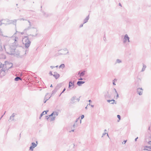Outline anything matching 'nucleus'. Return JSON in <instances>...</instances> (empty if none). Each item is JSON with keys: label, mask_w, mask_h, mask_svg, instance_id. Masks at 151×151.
Instances as JSON below:
<instances>
[{"label": "nucleus", "mask_w": 151, "mask_h": 151, "mask_svg": "<svg viewBox=\"0 0 151 151\" xmlns=\"http://www.w3.org/2000/svg\"><path fill=\"white\" fill-rule=\"evenodd\" d=\"M23 43L25 44L26 48H28L30 46L31 42L28 37V36H24L23 38Z\"/></svg>", "instance_id": "1"}, {"label": "nucleus", "mask_w": 151, "mask_h": 151, "mask_svg": "<svg viewBox=\"0 0 151 151\" xmlns=\"http://www.w3.org/2000/svg\"><path fill=\"white\" fill-rule=\"evenodd\" d=\"M15 49V46L13 45H12L10 46V47L9 48V50H10L9 52H7V53L11 55H14Z\"/></svg>", "instance_id": "2"}, {"label": "nucleus", "mask_w": 151, "mask_h": 151, "mask_svg": "<svg viewBox=\"0 0 151 151\" xmlns=\"http://www.w3.org/2000/svg\"><path fill=\"white\" fill-rule=\"evenodd\" d=\"M36 144L34 142L32 143V145L29 147V150H31V151L33 150V149L36 147L38 144V143L37 141H36Z\"/></svg>", "instance_id": "3"}, {"label": "nucleus", "mask_w": 151, "mask_h": 151, "mask_svg": "<svg viewBox=\"0 0 151 151\" xmlns=\"http://www.w3.org/2000/svg\"><path fill=\"white\" fill-rule=\"evenodd\" d=\"M16 115H17V114L16 113H13L12 114L11 116L10 117L9 121L10 120L11 121H13V122L16 121V120L14 118Z\"/></svg>", "instance_id": "4"}, {"label": "nucleus", "mask_w": 151, "mask_h": 151, "mask_svg": "<svg viewBox=\"0 0 151 151\" xmlns=\"http://www.w3.org/2000/svg\"><path fill=\"white\" fill-rule=\"evenodd\" d=\"M124 40L123 41V43H125L127 41L128 42H130L129 41V37H128L127 34H126L124 36Z\"/></svg>", "instance_id": "5"}, {"label": "nucleus", "mask_w": 151, "mask_h": 151, "mask_svg": "<svg viewBox=\"0 0 151 151\" xmlns=\"http://www.w3.org/2000/svg\"><path fill=\"white\" fill-rule=\"evenodd\" d=\"M143 89L142 88H139L137 89V92L139 95H141L143 93Z\"/></svg>", "instance_id": "6"}, {"label": "nucleus", "mask_w": 151, "mask_h": 151, "mask_svg": "<svg viewBox=\"0 0 151 151\" xmlns=\"http://www.w3.org/2000/svg\"><path fill=\"white\" fill-rule=\"evenodd\" d=\"M5 64H2L0 62V68H2V69L1 70V71H2V73H3V74H5V71L6 70L5 69V68H3V67L4 65Z\"/></svg>", "instance_id": "7"}, {"label": "nucleus", "mask_w": 151, "mask_h": 151, "mask_svg": "<svg viewBox=\"0 0 151 151\" xmlns=\"http://www.w3.org/2000/svg\"><path fill=\"white\" fill-rule=\"evenodd\" d=\"M54 74L53 75V76L56 79L60 77V75L58 73L56 72H55L53 73Z\"/></svg>", "instance_id": "8"}, {"label": "nucleus", "mask_w": 151, "mask_h": 151, "mask_svg": "<svg viewBox=\"0 0 151 151\" xmlns=\"http://www.w3.org/2000/svg\"><path fill=\"white\" fill-rule=\"evenodd\" d=\"M46 119L47 120H48V119H49L50 120V121H52L55 120V116H54L52 117H51L50 118V116H49V115L48 116H46Z\"/></svg>", "instance_id": "9"}, {"label": "nucleus", "mask_w": 151, "mask_h": 151, "mask_svg": "<svg viewBox=\"0 0 151 151\" xmlns=\"http://www.w3.org/2000/svg\"><path fill=\"white\" fill-rule=\"evenodd\" d=\"M48 111V110H47V111H43L42 113L40 114V116L39 119H40L41 117L42 116L45 115L47 113Z\"/></svg>", "instance_id": "10"}, {"label": "nucleus", "mask_w": 151, "mask_h": 151, "mask_svg": "<svg viewBox=\"0 0 151 151\" xmlns=\"http://www.w3.org/2000/svg\"><path fill=\"white\" fill-rule=\"evenodd\" d=\"M18 20V19H14L13 20H9V23L11 24L13 22H14L13 24H14L15 26H16V22L17 20Z\"/></svg>", "instance_id": "11"}, {"label": "nucleus", "mask_w": 151, "mask_h": 151, "mask_svg": "<svg viewBox=\"0 0 151 151\" xmlns=\"http://www.w3.org/2000/svg\"><path fill=\"white\" fill-rule=\"evenodd\" d=\"M85 71L84 70L80 73V71H79L78 73V74L79 75L80 77H83L85 74Z\"/></svg>", "instance_id": "12"}, {"label": "nucleus", "mask_w": 151, "mask_h": 151, "mask_svg": "<svg viewBox=\"0 0 151 151\" xmlns=\"http://www.w3.org/2000/svg\"><path fill=\"white\" fill-rule=\"evenodd\" d=\"M62 86V83H59L57 85L55 88L58 91Z\"/></svg>", "instance_id": "13"}, {"label": "nucleus", "mask_w": 151, "mask_h": 151, "mask_svg": "<svg viewBox=\"0 0 151 151\" xmlns=\"http://www.w3.org/2000/svg\"><path fill=\"white\" fill-rule=\"evenodd\" d=\"M48 94V93H47L45 95V97L44 98V103H45L46 101L48 100L51 97V96L49 97V98H47V96Z\"/></svg>", "instance_id": "14"}, {"label": "nucleus", "mask_w": 151, "mask_h": 151, "mask_svg": "<svg viewBox=\"0 0 151 151\" xmlns=\"http://www.w3.org/2000/svg\"><path fill=\"white\" fill-rule=\"evenodd\" d=\"M32 28H34V27H32L30 26H28L27 27L25 28L24 30V31L25 32H27V31L30 29Z\"/></svg>", "instance_id": "15"}, {"label": "nucleus", "mask_w": 151, "mask_h": 151, "mask_svg": "<svg viewBox=\"0 0 151 151\" xmlns=\"http://www.w3.org/2000/svg\"><path fill=\"white\" fill-rule=\"evenodd\" d=\"M85 82L83 81H78L77 83V84L79 86H81L82 84L85 83Z\"/></svg>", "instance_id": "16"}, {"label": "nucleus", "mask_w": 151, "mask_h": 151, "mask_svg": "<svg viewBox=\"0 0 151 151\" xmlns=\"http://www.w3.org/2000/svg\"><path fill=\"white\" fill-rule=\"evenodd\" d=\"M74 83V81L73 82H72V81H70L69 82L68 88L70 89H72L71 87H72V85H73V83Z\"/></svg>", "instance_id": "17"}, {"label": "nucleus", "mask_w": 151, "mask_h": 151, "mask_svg": "<svg viewBox=\"0 0 151 151\" xmlns=\"http://www.w3.org/2000/svg\"><path fill=\"white\" fill-rule=\"evenodd\" d=\"M89 18V15H88V16L86 17L83 20V24H85L87 22Z\"/></svg>", "instance_id": "18"}, {"label": "nucleus", "mask_w": 151, "mask_h": 151, "mask_svg": "<svg viewBox=\"0 0 151 151\" xmlns=\"http://www.w3.org/2000/svg\"><path fill=\"white\" fill-rule=\"evenodd\" d=\"M75 97H76L73 96L71 98V100L72 102H71V103L72 104H73L74 103V101L75 100H76L75 99Z\"/></svg>", "instance_id": "19"}, {"label": "nucleus", "mask_w": 151, "mask_h": 151, "mask_svg": "<svg viewBox=\"0 0 151 151\" xmlns=\"http://www.w3.org/2000/svg\"><path fill=\"white\" fill-rule=\"evenodd\" d=\"M122 63V61L121 60L119 59H117L116 60L115 64L117 63Z\"/></svg>", "instance_id": "20"}, {"label": "nucleus", "mask_w": 151, "mask_h": 151, "mask_svg": "<svg viewBox=\"0 0 151 151\" xmlns=\"http://www.w3.org/2000/svg\"><path fill=\"white\" fill-rule=\"evenodd\" d=\"M14 81H18L19 80H22V79L21 78H20L19 77H17L15 78Z\"/></svg>", "instance_id": "21"}, {"label": "nucleus", "mask_w": 151, "mask_h": 151, "mask_svg": "<svg viewBox=\"0 0 151 151\" xmlns=\"http://www.w3.org/2000/svg\"><path fill=\"white\" fill-rule=\"evenodd\" d=\"M104 96L106 99L109 98L110 97V96L109 95L108 92H107V94L105 95Z\"/></svg>", "instance_id": "22"}, {"label": "nucleus", "mask_w": 151, "mask_h": 151, "mask_svg": "<svg viewBox=\"0 0 151 151\" xmlns=\"http://www.w3.org/2000/svg\"><path fill=\"white\" fill-rule=\"evenodd\" d=\"M25 55L24 54L23 55H20L19 56H17V58H24L25 57Z\"/></svg>", "instance_id": "23"}, {"label": "nucleus", "mask_w": 151, "mask_h": 151, "mask_svg": "<svg viewBox=\"0 0 151 151\" xmlns=\"http://www.w3.org/2000/svg\"><path fill=\"white\" fill-rule=\"evenodd\" d=\"M143 67L142 70V71H144L145 70V68L146 67V65L144 64H143Z\"/></svg>", "instance_id": "24"}, {"label": "nucleus", "mask_w": 151, "mask_h": 151, "mask_svg": "<svg viewBox=\"0 0 151 151\" xmlns=\"http://www.w3.org/2000/svg\"><path fill=\"white\" fill-rule=\"evenodd\" d=\"M68 53H69V52L68 51L67 52V53H64L63 51H62L61 53L59 52V53H58V54L59 55H63V54L65 55V54H68Z\"/></svg>", "instance_id": "25"}, {"label": "nucleus", "mask_w": 151, "mask_h": 151, "mask_svg": "<svg viewBox=\"0 0 151 151\" xmlns=\"http://www.w3.org/2000/svg\"><path fill=\"white\" fill-rule=\"evenodd\" d=\"M5 75V74H3L2 73V71L0 70V77H2Z\"/></svg>", "instance_id": "26"}, {"label": "nucleus", "mask_w": 151, "mask_h": 151, "mask_svg": "<svg viewBox=\"0 0 151 151\" xmlns=\"http://www.w3.org/2000/svg\"><path fill=\"white\" fill-rule=\"evenodd\" d=\"M117 117L118 119L117 120V122H119L120 121V119H121V116L119 115H117Z\"/></svg>", "instance_id": "27"}, {"label": "nucleus", "mask_w": 151, "mask_h": 151, "mask_svg": "<svg viewBox=\"0 0 151 151\" xmlns=\"http://www.w3.org/2000/svg\"><path fill=\"white\" fill-rule=\"evenodd\" d=\"M57 91V90L55 88L54 90L52 91V95L55 94L56 93V92Z\"/></svg>", "instance_id": "28"}, {"label": "nucleus", "mask_w": 151, "mask_h": 151, "mask_svg": "<svg viewBox=\"0 0 151 151\" xmlns=\"http://www.w3.org/2000/svg\"><path fill=\"white\" fill-rule=\"evenodd\" d=\"M2 32L1 30V29H0V35L3 36H4L5 37H7V36H4L2 33Z\"/></svg>", "instance_id": "29"}, {"label": "nucleus", "mask_w": 151, "mask_h": 151, "mask_svg": "<svg viewBox=\"0 0 151 151\" xmlns=\"http://www.w3.org/2000/svg\"><path fill=\"white\" fill-rule=\"evenodd\" d=\"M65 67V65L64 64H61L59 66V68H60L62 67V68H64Z\"/></svg>", "instance_id": "30"}, {"label": "nucleus", "mask_w": 151, "mask_h": 151, "mask_svg": "<svg viewBox=\"0 0 151 151\" xmlns=\"http://www.w3.org/2000/svg\"><path fill=\"white\" fill-rule=\"evenodd\" d=\"M43 14L44 15V16L45 17H48L49 16V14H46V13L45 12H43Z\"/></svg>", "instance_id": "31"}, {"label": "nucleus", "mask_w": 151, "mask_h": 151, "mask_svg": "<svg viewBox=\"0 0 151 151\" xmlns=\"http://www.w3.org/2000/svg\"><path fill=\"white\" fill-rule=\"evenodd\" d=\"M78 125L77 123V122H75L74 124H73V126L74 127H77Z\"/></svg>", "instance_id": "32"}, {"label": "nucleus", "mask_w": 151, "mask_h": 151, "mask_svg": "<svg viewBox=\"0 0 151 151\" xmlns=\"http://www.w3.org/2000/svg\"><path fill=\"white\" fill-rule=\"evenodd\" d=\"M54 114V115L58 116V112L56 111H53Z\"/></svg>", "instance_id": "33"}, {"label": "nucleus", "mask_w": 151, "mask_h": 151, "mask_svg": "<svg viewBox=\"0 0 151 151\" xmlns=\"http://www.w3.org/2000/svg\"><path fill=\"white\" fill-rule=\"evenodd\" d=\"M144 150L148 151H151V150L150 149H149L148 148H145H145L144 149Z\"/></svg>", "instance_id": "34"}, {"label": "nucleus", "mask_w": 151, "mask_h": 151, "mask_svg": "<svg viewBox=\"0 0 151 151\" xmlns=\"http://www.w3.org/2000/svg\"><path fill=\"white\" fill-rule=\"evenodd\" d=\"M145 147L146 148H148L149 149H150L151 150V146H145Z\"/></svg>", "instance_id": "35"}, {"label": "nucleus", "mask_w": 151, "mask_h": 151, "mask_svg": "<svg viewBox=\"0 0 151 151\" xmlns=\"http://www.w3.org/2000/svg\"><path fill=\"white\" fill-rule=\"evenodd\" d=\"M28 50L27 49V50H25V53L24 54V55H25V56H26V54L28 53Z\"/></svg>", "instance_id": "36"}, {"label": "nucleus", "mask_w": 151, "mask_h": 151, "mask_svg": "<svg viewBox=\"0 0 151 151\" xmlns=\"http://www.w3.org/2000/svg\"><path fill=\"white\" fill-rule=\"evenodd\" d=\"M20 55V53H17L15 54V55L17 58L18 56H19Z\"/></svg>", "instance_id": "37"}, {"label": "nucleus", "mask_w": 151, "mask_h": 151, "mask_svg": "<svg viewBox=\"0 0 151 151\" xmlns=\"http://www.w3.org/2000/svg\"><path fill=\"white\" fill-rule=\"evenodd\" d=\"M54 115V112H53L51 114L49 115L50 117Z\"/></svg>", "instance_id": "38"}, {"label": "nucleus", "mask_w": 151, "mask_h": 151, "mask_svg": "<svg viewBox=\"0 0 151 151\" xmlns=\"http://www.w3.org/2000/svg\"><path fill=\"white\" fill-rule=\"evenodd\" d=\"M28 22L29 23V26H30L31 27V26H32V24L31 23V22H30V21L29 20H28Z\"/></svg>", "instance_id": "39"}, {"label": "nucleus", "mask_w": 151, "mask_h": 151, "mask_svg": "<svg viewBox=\"0 0 151 151\" xmlns=\"http://www.w3.org/2000/svg\"><path fill=\"white\" fill-rule=\"evenodd\" d=\"M58 67V66L57 65L56 66H50V68H52V69H53V68H55V67Z\"/></svg>", "instance_id": "40"}, {"label": "nucleus", "mask_w": 151, "mask_h": 151, "mask_svg": "<svg viewBox=\"0 0 151 151\" xmlns=\"http://www.w3.org/2000/svg\"><path fill=\"white\" fill-rule=\"evenodd\" d=\"M84 117V115H82L81 116V119H83Z\"/></svg>", "instance_id": "41"}, {"label": "nucleus", "mask_w": 151, "mask_h": 151, "mask_svg": "<svg viewBox=\"0 0 151 151\" xmlns=\"http://www.w3.org/2000/svg\"><path fill=\"white\" fill-rule=\"evenodd\" d=\"M80 117H79L78 118H77V119H76V121H75V122H77L78 121V120H79V119H80Z\"/></svg>", "instance_id": "42"}, {"label": "nucleus", "mask_w": 151, "mask_h": 151, "mask_svg": "<svg viewBox=\"0 0 151 151\" xmlns=\"http://www.w3.org/2000/svg\"><path fill=\"white\" fill-rule=\"evenodd\" d=\"M9 64H12V66H10V67H9V68H8L9 69H11V68H12V64H13L12 63H9Z\"/></svg>", "instance_id": "43"}, {"label": "nucleus", "mask_w": 151, "mask_h": 151, "mask_svg": "<svg viewBox=\"0 0 151 151\" xmlns=\"http://www.w3.org/2000/svg\"><path fill=\"white\" fill-rule=\"evenodd\" d=\"M66 90V89L65 88H64V89H63V91L61 93V94H62Z\"/></svg>", "instance_id": "44"}, {"label": "nucleus", "mask_w": 151, "mask_h": 151, "mask_svg": "<svg viewBox=\"0 0 151 151\" xmlns=\"http://www.w3.org/2000/svg\"><path fill=\"white\" fill-rule=\"evenodd\" d=\"M106 134V132H104V133L103 134H102V136L101 137H103Z\"/></svg>", "instance_id": "45"}, {"label": "nucleus", "mask_w": 151, "mask_h": 151, "mask_svg": "<svg viewBox=\"0 0 151 151\" xmlns=\"http://www.w3.org/2000/svg\"><path fill=\"white\" fill-rule=\"evenodd\" d=\"M49 75H50V76H53V74H52V72L51 71H50V72H49Z\"/></svg>", "instance_id": "46"}, {"label": "nucleus", "mask_w": 151, "mask_h": 151, "mask_svg": "<svg viewBox=\"0 0 151 151\" xmlns=\"http://www.w3.org/2000/svg\"><path fill=\"white\" fill-rule=\"evenodd\" d=\"M37 35V34H36L35 35H28L29 36H33V37H35V36H36Z\"/></svg>", "instance_id": "47"}, {"label": "nucleus", "mask_w": 151, "mask_h": 151, "mask_svg": "<svg viewBox=\"0 0 151 151\" xmlns=\"http://www.w3.org/2000/svg\"><path fill=\"white\" fill-rule=\"evenodd\" d=\"M106 37H105V35H104V38H103V39H104V41H105V40H106Z\"/></svg>", "instance_id": "48"}, {"label": "nucleus", "mask_w": 151, "mask_h": 151, "mask_svg": "<svg viewBox=\"0 0 151 151\" xmlns=\"http://www.w3.org/2000/svg\"><path fill=\"white\" fill-rule=\"evenodd\" d=\"M72 85H72V87H71L72 89L75 86L74 83H73Z\"/></svg>", "instance_id": "49"}, {"label": "nucleus", "mask_w": 151, "mask_h": 151, "mask_svg": "<svg viewBox=\"0 0 151 151\" xmlns=\"http://www.w3.org/2000/svg\"><path fill=\"white\" fill-rule=\"evenodd\" d=\"M78 80L79 81H82L83 80V79L81 77L80 78H79Z\"/></svg>", "instance_id": "50"}, {"label": "nucleus", "mask_w": 151, "mask_h": 151, "mask_svg": "<svg viewBox=\"0 0 151 151\" xmlns=\"http://www.w3.org/2000/svg\"><path fill=\"white\" fill-rule=\"evenodd\" d=\"M127 140H124V141L122 142L123 144H125L126 142H127Z\"/></svg>", "instance_id": "51"}, {"label": "nucleus", "mask_w": 151, "mask_h": 151, "mask_svg": "<svg viewBox=\"0 0 151 151\" xmlns=\"http://www.w3.org/2000/svg\"><path fill=\"white\" fill-rule=\"evenodd\" d=\"M18 20H26L25 19H24L23 18H21V19H19Z\"/></svg>", "instance_id": "52"}, {"label": "nucleus", "mask_w": 151, "mask_h": 151, "mask_svg": "<svg viewBox=\"0 0 151 151\" xmlns=\"http://www.w3.org/2000/svg\"><path fill=\"white\" fill-rule=\"evenodd\" d=\"M5 51H6V49L5 48V45H3Z\"/></svg>", "instance_id": "53"}, {"label": "nucleus", "mask_w": 151, "mask_h": 151, "mask_svg": "<svg viewBox=\"0 0 151 151\" xmlns=\"http://www.w3.org/2000/svg\"><path fill=\"white\" fill-rule=\"evenodd\" d=\"M2 21H3V20H2H2H1V21H0V22H1V23H0V26H1V25L2 24H3V23L1 22H2Z\"/></svg>", "instance_id": "54"}, {"label": "nucleus", "mask_w": 151, "mask_h": 151, "mask_svg": "<svg viewBox=\"0 0 151 151\" xmlns=\"http://www.w3.org/2000/svg\"><path fill=\"white\" fill-rule=\"evenodd\" d=\"M148 144L151 145V141H150L148 142Z\"/></svg>", "instance_id": "55"}, {"label": "nucleus", "mask_w": 151, "mask_h": 151, "mask_svg": "<svg viewBox=\"0 0 151 151\" xmlns=\"http://www.w3.org/2000/svg\"><path fill=\"white\" fill-rule=\"evenodd\" d=\"M116 94H117V95L116 96V98H118L119 97V95L118 94V93L117 92V93H116Z\"/></svg>", "instance_id": "56"}, {"label": "nucleus", "mask_w": 151, "mask_h": 151, "mask_svg": "<svg viewBox=\"0 0 151 151\" xmlns=\"http://www.w3.org/2000/svg\"><path fill=\"white\" fill-rule=\"evenodd\" d=\"M63 50L64 51H67V50H68V49H67V48H64V49Z\"/></svg>", "instance_id": "57"}, {"label": "nucleus", "mask_w": 151, "mask_h": 151, "mask_svg": "<svg viewBox=\"0 0 151 151\" xmlns=\"http://www.w3.org/2000/svg\"><path fill=\"white\" fill-rule=\"evenodd\" d=\"M83 24H81L80 26V27H82L83 26Z\"/></svg>", "instance_id": "58"}, {"label": "nucleus", "mask_w": 151, "mask_h": 151, "mask_svg": "<svg viewBox=\"0 0 151 151\" xmlns=\"http://www.w3.org/2000/svg\"><path fill=\"white\" fill-rule=\"evenodd\" d=\"M76 100H77L78 101H79L80 100V98H77V99H76Z\"/></svg>", "instance_id": "59"}, {"label": "nucleus", "mask_w": 151, "mask_h": 151, "mask_svg": "<svg viewBox=\"0 0 151 151\" xmlns=\"http://www.w3.org/2000/svg\"><path fill=\"white\" fill-rule=\"evenodd\" d=\"M107 101L109 103L111 101V100H107Z\"/></svg>", "instance_id": "60"}, {"label": "nucleus", "mask_w": 151, "mask_h": 151, "mask_svg": "<svg viewBox=\"0 0 151 151\" xmlns=\"http://www.w3.org/2000/svg\"><path fill=\"white\" fill-rule=\"evenodd\" d=\"M25 33V32H24H24H22L21 33V35H23Z\"/></svg>", "instance_id": "61"}, {"label": "nucleus", "mask_w": 151, "mask_h": 151, "mask_svg": "<svg viewBox=\"0 0 151 151\" xmlns=\"http://www.w3.org/2000/svg\"><path fill=\"white\" fill-rule=\"evenodd\" d=\"M0 48H1V49L2 50H3V49H2V46H1V44L0 45Z\"/></svg>", "instance_id": "62"}, {"label": "nucleus", "mask_w": 151, "mask_h": 151, "mask_svg": "<svg viewBox=\"0 0 151 151\" xmlns=\"http://www.w3.org/2000/svg\"><path fill=\"white\" fill-rule=\"evenodd\" d=\"M138 138V137H137L135 139V141H137V139Z\"/></svg>", "instance_id": "63"}, {"label": "nucleus", "mask_w": 151, "mask_h": 151, "mask_svg": "<svg viewBox=\"0 0 151 151\" xmlns=\"http://www.w3.org/2000/svg\"><path fill=\"white\" fill-rule=\"evenodd\" d=\"M74 131V129L72 130L71 131H69V132H73Z\"/></svg>", "instance_id": "64"}]
</instances>
